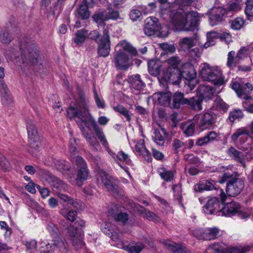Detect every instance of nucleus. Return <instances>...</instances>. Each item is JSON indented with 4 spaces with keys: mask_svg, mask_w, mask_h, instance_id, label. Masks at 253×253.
<instances>
[{
    "mask_svg": "<svg viewBox=\"0 0 253 253\" xmlns=\"http://www.w3.org/2000/svg\"><path fill=\"white\" fill-rule=\"evenodd\" d=\"M87 102L84 97H81L76 106H70L67 109V117L70 119L74 118L80 129L83 131L84 126L88 127V124H90L102 145L107 149L109 154L115 158V154L109 149V144L102 130L98 126L95 120L89 112Z\"/></svg>",
    "mask_w": 253,
    "mask_h": 253,
    "instance_id": "f257e3e1",
    "label": "nucleus"
},
{
    "mask_svg": "<svg viewBox=\"0 0 253 253\" xmlns=\"http://www.w3.org/2000/svg\"><path fill=\"white\" fill-rule=\"evenodd\" d=\"M20 49L23 64L32 66L35 72L41 74L46 72V62L35 43L24 40L20 42Z\"/></svg>",
    "mask_w": 253,
    "mask_h": 253,
    "instance_id": "f03ea898",
    "label": "nucleus"
},
{
    "mask_svg": "<svg viewBox=\"0 0 253 253\" xmlns=\"http://www.w3.org/2000/svg\"><path fill=\"white\" fill-rule=\"evenodd\" d=\"M137 54L136 49L126 40L120 42L116 46L114 57L115 67L119 70H126L131 65L132 56Z\"/></svg>",
    "mask_w": 253,
    "mask_h": 253,
    "instance_id": "7ed1b4c3",
    "label": "nucleus"
},
{
    "mask_svg": "<svg viewBox=\"0 0 253 253\" xmlns=\"http://www.w3.org/2000/svg\"><path fill=\"white\" fill-rule=\"evenodd\" d=\"M233 167L229 166L224 170L222 176L219 179V182L223 183L228 180L226 192L229 196L235 197L238 195L244 188L243 180L239 178H233L235 172L232 170Z\"/></svg>",
    "mask_w": 253,
    "mask_h": 253,
    "instance_id": "20e7f679",
    "label": "nucleus"
},
{
    "mask_svg": "<svg viewBox=\"0 0 253 253\" xmlns=\"http://www.w3.org/2000/svg\"><path fill=\"white\" fill-rule=\"evenodd\" d=\"M201 74L204 80L211 83L215 86H221L226 82L221 70L217 66H211L205 63L201 69Z\"/></svg>",
    "mask_w": 253,
    "mask_h": 253,
    "instance_id": "39448f33",
    "label": "nucleus"
},
{
    "mask_svg": "<svg viewBox=\"0 0 253 253\" xmlns=\"http://www.w3.org/2000/svg\"><path fill=\"white\" fill-rule=\"evenodd\" d=\"M96 180L98 185L104 186L113 196L116 197L121 190L118 187V180L103 170L96 174Z\"/></svg>",
    "mask_w": 253,
    "mask_h": 253,
    "instance_id": "423d86ee",
    "label": "nucleus"
},
{
    "mask_svg": "<svg viewBox=\"0 0 253 253\" xmlns=\"http://www.w3.org/2000/svg\"><path fill=\"white\" fill-rule=\"evenodd\" d=\"M28 140L31 148L37 151L41 145L42 137L39 134L35 122L31 119L26 122Z\"/></svg>",
    "mask_w": 253,
    "mask_h": 253,
    "instance_id": "0eeeda50",
    "label": "nucleus"
},
{
    "mask_svg": "<svg viewBox=\"0 0 253 253\" xmlns=\"http://www.w3.org/2000/svg\"><path fill=\"white\" fill-rule=\"evenodd\" d=\"M114 8L111 4H109L107 7V11L98 12L93 15L92 18L98 24V27H104L105 21L110 19L117 20L121 19L119 11Z\"/></svg>",
    "mask_w": 253,
    "mask_h": 253,
    "instance_id": "6e6552de",
    "label": "nucleus"
},
{
    "mask_svg": "<svg viewBox=\"0 0 253 253\" xmlns=\"http://www.w3.org/2000/svg\"><path fill=\"white\" fill-rule=\"evenodd\" d=\"M219 215L229 217L238 215L241 218L245 219L248 218L250 216V214L243 212L239 203L232 201L228 203L220 210Z\"/></svg>",
    "mask_w": 253,
    "mask_h": 253,
    "instance_id": "1a4fd4ad",
    "label": "nucleus"
},
{
    "mask_svg": "<svg viewBox=\"0 0 253 253\" xmlns=\"http://www.w3.org/2000/svg\"><path fill=\"white\" fill-rule=\"evenodd\" d=\"M67 236L69 237L72 245L76 250L81 249L84 245L83 241L82 228L70 225L67 228Z\"/></svg>",
    "mask_w": 253,
    "mask_h": 253,
    "instance_id": "9d476101",
    "label": "nucleus"
},
{
    "mask_svg": "<svg viewBox=\"0 0 253 253\" xmlns=\"http://www.w3.org/2000/svg\"><path fill=\"white\" fill-rule=\"evenodd\" d=\"M192 234L199 239L211 240L218 238L220 236V232L217 227L196 228L192 231Z\"/></svg>",
    "mask_w": 253,
    "mask_h": 253,
    "instance_id": "9b49d317",
    "label": "nucleus"
},
{
    "mask_svg": "<svg viewBox=\"0 0 253 253\" xmlns=\"http://www.w3.org/2000/svg\"><path fill=\"white\" fill-rule=\"evenodd\" d=\"M110 38L108 30L104 29L103 34L98 42V53L100 56L107 57L110 51Z\"/></svg>",
    "mask_w": 253,
    "mask_h": 253,
    "instance_id": "f8f14e48",
    "label": "nucleus"
},
{
    "mask_svg": "<svg viewBox=\"0 0 253 253\" xmlns=\"http://www.w3.org/2000/svg\"><path fill=\"white\" fill-rule=\"evenodd\" d=\"M199 117L197 125L199 129L203 131L210 128L216 121V116L213 112L210 111L204 113Z\"/></svg>",
    "mask_w": 253,
    "mask_h": 253,
    "instance_id": "ddd939ff",
    "label": "nucleus"
},
{
    "mask_svg": "<svg viewBox=\"0 0 253 253\" xmlns=\"http://www.w3.org/2000/svg\"><path fill=\"white\" fill-rule=\"evenodd\" d=\"M251 137L250 131L245 128L241 127L237 129L231 136V142L238 146L239 144H243L246 142Z\"/></svg>",
    "mask_w": 253,
    "mask_h": 253,
    "instance_id": "4468645a",
    "label": "nucleus"
},
{
    "mask_svg": "<svg viewBox=\"0 0 253 253\" xmlns=\"http://www.w3.org/2000/svg\"><path fill=\"white\" fill-rule=\"evenodd\" d=\"M227 13V10L222 7H213L209 18L210 24L212 26L217 25L225 18Z\"/></svg>",
    "mask_w": 253,
    "mask_h": 253,
    "instance_id": "2eb2a0df",
    "label": "nucleus"
},
{
    "mask_svg": "<svg viewBox=\"0 0 253 253\" xmlns=\"http://www.w3.org/2000/svg\"><path fill=\"white\" fill-rule=\"evenodd\" d=\"M101 229L105 234L111 238L113 241L119 243L121 240V234L118 233L117 228L112 223L109 222L104 223L102 225Z\"/></svg>",
    "mask_w": 253,
    "mask_h": 253,
    "instance_id": "dca6fc26",
    "label": "nucleus"
},
{
    "mask_svg": "<svg viewBox=\"0 0 253 253\" xmlns=\"http://www.w3.org/2000/svg\"><path fill=\"white\" fill-rule=\"evenodd\" d=\"M54 166L55 168L59 171L65 175L67 178L69 179L70 182L74 184L75 181L73 180L74 177V173L71 171L69 167V163L65 161L56 160L54 161Z\"/></svg>",
    "mask_w": 253,
    "mask_h": 253,
    "instance_id": "f3484780",
    "label": "nucleus"
},
{
    "mask_svg": "<svg viewBox=\"0 0 253 253\" xmlns=\"http://www.w3.org/2000/svg\"><path fill=\"white\" fill-rule=\"evenodd\" d=\"M204 211L207 214H217L219 215L220 202L218 199L213 197L209 200L203 208Z\"/></svg>",
    "mask_w": 253,
    "mask_h": 253,
    "instance_id": "a211bd4d",
    "label": "nucleus"
},
{
    "mask_svg": "<svg viewBox=\"0 0 253 253\" xmlns=\"http://www.w3.org/2000/svg\"><path fill=\"white\" fill-rule=\"evenodd\" d=\"M199 119L198 116H195L192 121L184 122L180 124V128L183 133L187 137L192 136L195 130V124Z\"/></svg>",
    "mask_w": 253,
    "mask_h": 253,
    "instance_id": "6ab92c4d",
    "label": "nucleus"
},
{
    "mask_svg": "<svg viewBox=\"0 0 253 253\" xmlns=\"http://www.w3.org/2000/svg\"><path fill=\"white\" fill-rule=\"evenodd\" d=\"M181 73L178 68L167 69L166 73V81L174 84H178L181 79Z\"/></svg>",
    "mask_w": 253,
    "mask_h": 253,
    "instance_id": "aec40b11",
    "label": "nucleus"
},
{
    "mask_svg": "<svg viewBox=\"0 0 253 253\" xmlns=\"http://www.w3.org/2000/svg\"><path fill=\"white\" fill-rule=\"evenodd\" d=\"M47 230L50 234L53 237L54 246H58L61 250L65 249V245L58 234L57 227L53 223H50L47 225Z\"/></svg>",
    "mask_w": 253,
    "mask_h": 253,
    "instance_id": "412c9836",
    "label": "nucleus"
},
{
    "mask_svg": "<svg viewBox=\"0 0 253 253\" xmlns=\"http://www.w3.org/2000/svg\"><path fill=\"white\" fill-rule=\"evenodd\" d=\"M163 244L165 247L172 253H191L186 247L177 244L171 241H164Z\"/></svg>",
    "mask_w": 253,
    "mask_h": 253,
    "instance_id": "4be33fe9",
    "label": "nucleus"
},
{
    "mask_svg": "<svg viewBox=\"0 0 253 253\" xmlns=\"http://www.w3.org/2000/svg\"><path fill=\"white\" fill-rule=\"evenodd\" d=\"M182 77L186 80H193L196 77V72L193 66L189 63L182 65L180 69Z\"/></svg>",
    "mask_w": 253,
    "mask_h": 253,
    "instance_id": "5701e85b",
    "label": "nucleus"
},
{
    "mask_svg": "<svg viewBox=\"0 0 253 253\" xmlns=\"http://www.w3.org/2000/svg\"><path fill=\"white\" fill-rule=\"evenodd\" d=\"M228 155L235 161L240 163L245 168V160L247 155H245L242 152L237 150L233 146H231L227 150Z\"/></svg>",
    "mask_w": 253,
    "mask_h": 253,
    "instance_id": "b1692460",
    "label": "nucleus"
},
{
    "mask_svg": "<svg viewBox=\"0 0 253 253\" xmlns=\"http://www.w3.org/2000/svg\"><path fill=\"white\" fill-rule=\"evenodd\" d=\"M198 96L202 98V100H209L212 99L214 95L213 88L205 84H201L197 88Z\"/></svg>",
    "mask_w": 253,
    "mask_h": 253,
    "instance_id": "393cba45",
    "label": "nucleus"
},
{
    "mask_svg": "<svg viewBox=\"0 0 253 253\" xmlns=\"http://www.w3.org/2000/svg\"><path fill=\"white\" fill-rule=\"evenodd\" d=\"M152 98L156 103L168 106L170 102L171 94L169 92H157L153 94Z\"/></svg>",
    "mask_w": 253,
    "mask_h": 253,
    "instance_id": "a878e982",
    "label": "nucleus"
},
{
    "mask_svg": "<svg viewBox=\"0 0 253 253\" xmlns=\"http://www.w3.org/2000/svg\"><path fill=\"white\" fill-rule=\"evenodd\" d=\"M134 210H138L140 211V213L142 217L147 218L149 221L158 222L160 221V217L155 213L147 211L138 205L134 204Z\"/></svg>",
    "mask_w": 253,
    "mask_h": 253,
    "instance_id": "bb28decb",
    "label": "nucleus"
},
{
    "mask_svg": "<svg viewBox=\"0 0 253 253\" xmlns=\"http://www.w3.org/2000/svg\"><path fill=\"white\" fill-rule=\"evenodd\" d=\"M129 83L131 88L137 91H140L145 86V84L138 74L130 76L129 78Z\"/></svg>",
    "mask_w": 253,
    "mask_h": 253,
    "instance_id": "cd10ccee",
    "label": "nucleus"
},
{
    "mask_svg": "<svg viewBox=\"0 0 253 253\" xmlns=\"http://www.w3.org/2000/svg\"><path fill=\"white\" fill-rule=\"evenodd\" d=\"M202 98L198 96L192 97L185 100V104L188 105L189 107L195 111H200L202 109Z\"/></svg>",
    "mask_w": 253,
    "mask_h": 253,
    "instance_id": "c85d7f7f",
    "label": "nucleus"
},
{
    "mask_svg": "<svg viewBox=\"0 0 253 253\" xmlns=\"http://www.w3.org/2000/svg\"><path fill=\"white\" fill-rule=\"evenodd\" d=\"M47 180L48 182L53 187L60 190L66 191L67 189V185L61 180L51 175H47Z\"/></svg>",
    "mask_w": 253,
    "mask_h": 253,
    "instance_id": "c756f323",
    "label": "nucleus"
},
{
    "mask_svg": "<svg viewBox=\"0 0 253 253\" xmlns=\"http://www.w3.org/2000/svg\"><path fill=\"white\" fill-rule=\"evenodd\" d=\"M148 69L149 73L154 76H156L159 75L161 72L164 71L162 69L161 63L154 60H151L148 62Z\"/></svg>",
    "mask_w": 253,
    "mask_h": 253,
    "instance_id": "7c9ffc66",
    "label": "nucleus"
},
{
    "mask_svg": "<svg viewBox=\"0 0 253 253\" xmlns=\"http://www.w3.org/2000/svg\"><path fill=\"white\" fill-rule=\"evenodd\" d=\"M217 137V134L215 131H210L204 137L198 138L196 144L199 146H204L213 141Z\"/></svg>",
    "mask_w": 253,
    "mask_h": 253,
    "instance_id": "2f4dec72",
    "label": "nucleus"
},
{
    "mask_svg": "<svg viewBox=\"0 0 253 253\" xmlns=\"http://www.w3.org/2000/svg\"><path fill=\"white\" fill-rule=\"evenodd\" d=\"M117 247L122 248L126 250H128L130 253H140L142 250L144 248V245L140 243H138L135 245L128 247L125 245L124 243L122 242V240L117 243Z\"/></svg>",
    "mask_w": 253,
    "mask_h": 253,
    "instance_id": "473e14b6",
    "label": "nucleus"
},
{
    "mask_svg": "<svg viewBox=\"0 0 253 253\" xmlns=\"http://www.w3.org/2000/svg\"><path fill=\"white\" fill-rule=\"evenodd\" d=\"M136 151L140 154L142 155L144 158L149 161L151 159V154L148 150L146 148L143 139H140L135 145Z\"/></svg>",
    "mask_w": 253,
    "mask_h": 253,
    "instance_id": "72a5a7b5",
    "label": "nucleus"
},
{
    "mask_svg": "<svg viewBox=\"0 0 253 253\" xmlns=\"http://www.w3.org/2000/svg\"><path fill=\"white\" fill-rule=\"evenodd\" d=\"M85 127H87L86 126H84V130L83 131L81 130L86 140L89 143L91 148L94 151H98L100 148L98 141L93 135H89L88 132H85Z\"/></svg>",
    "mask_w": 253,
    "mask_h": 253,
    "instance_id": "f704fd0d",
    "label": "nucleus"
},
{
    "mask_svg": "<svg viewBox=\"0 0 253 253\" xmlns=\"http://www.w3.org/2000/svg\"><path fill=\"white\" fill-rule=\"evenodd\" d=\"M57 195L61 200L72 205L76 209H78L80 208L81 202L80 201H78L77 199H74L68 195L60 192L58 193Z\"/></svg>",
    "mask_w": 253,
    "mask_h": 253,
    "instance_id": "c9c22d12",
    "label": "nucleus"
},
{
    "mask_svg": "<svg viewBox=\"0 0 253 253\" xmlns=\"http://www.w3.org/2000/svg\"><path fill=\"white\" fill-rule=\"evenodd\" d=\"M195 44L193 38H183L181 39L179 42V45L181 49L185 52L189 51L191 48L195 46Z\"/></svg>",
    "mask_w": 253,
    "mask_h": 253,
    "instance_id": "e433bc0d",
    "label": "nucleus"
},
{
    "mask_svg": "<svg viewBox=\"0 0 253 253\" xmlns=\"http://www.w3.org/2000/svg\"><path fill=\"white\" fill-rule=\"evenodd\" d=\"M88 175V170L87 166L81 167L77 172V177L76 179V182L78 186H81L82 185V182L86 180Z\"/></svg>",
    "mask_w": 253,
    "mask_h": 253,
    "instance_id": "4c0bfd02",
    "label": "nucleus"
},
{
    "mask_svg": "<svg viewBox=\"0 0 253 253\" xmlns=\"http://www.w3.org/2000/svg\"><path fill=\"white\" fill-rule=\"evenodd\" d=\"M253 248L252 245L245 246H238L227 249L226 253H247Z\"/></svg>",
    "mask_w": 253,
    "mask_h": 253,
    "instance_id": "58836bf2",
    "label": "nucleus"
},
{
    "mask_svg": "<svg viewBox=\"0 0 253 253\" xmlns=\"http://www.w3.org/2000/svg\"><path fill=\"white\" fill-rule=\"evenodd\" d=\"M244 2L241 0H237L234 2L229 3L227 4V13H233L237 12L241 10L244 6Z\"/></svg>",
    "mask_w": 253,
    "mask_h": 253,
    "instance_id": "ea45409f",
    "label": "nucleus"
},
{
    "mask_svg": "<svg viewBox=\"0 0 253 253\" xmlns=\"http://www.w3.org/2000/svg\"><path fill=\"white\" fill-rule=\"evenodd\" d=\"M88 32L85 29L78 30L76 34L74 42L78 45L82 44L85 41Z\"/></svg>",
    "mask_w": 253,
    "mask_h": 253,
    "instance_id": "a19ab883",
    "label": "nucleus"
},
{
    "mask_svg": "<svg viewBox=\"0 0 253 253\" xmlns=\"http://www.w3.org/2000/svg\"><path fill=\"white\" fill-rule=\"evenodd\" d=\"M225 248L219 244H214L210 246L205 253H226Z\"/></svg>",
    "mask_w": 253,
    "mask_h": 253,
    "instance_id": "79ce46f5",
    "label": "nucleus"
},
{
    "mask_svg": "<svg viewBox=\"0 0 253 253\" xmlns=\"http://www.w3.org/2000/svg\"><path fill=\"white\" fill-rule=\"evenodd\" d=\"M158 172L161 178L167 182L171 181L173 178V172L168 170L164 168H160Z\"/></svg>",
    "mask_w": 253,
    "mask_h": 253,
    "instance_id": "37998d69",
    "label": "nucleus"
},
{
    "mask_svg": "<svg viewBox=\"0 0 253 253\" xmlns=\"http://www.w3.org/2000/svg\"><path fill=\"white\" fill-rule=\"evenodd\" d=\"M60 213L71 221H74L76 219L77 215V213L76 211L70 210L68 211L65 208L60 210Z\"/></svg>",
    "mask_w": 253,
    "mask_h": 253,
    "instance_id": "c03bdc74",
    "label": "nucleus"
},
{
    "mask_svg": "<svg viewBox=\"0 0 253 253\" xmlns=\"http://www.w3.org/2000/svg\"><path fill=\"white\" fill-rule=\"evenodd\" d=\"M185 100H187V98H184L182 93L176 92L173 96V107L178 108L180 104H185L184 103Z\"/></svg>",
    "mask_w": 253,
    "mask_h": 253,
    "instance_id": "a18cd8bd",
    "label": "nucleus"
},
{
    "mask_svg": "<svg viewBox=\"0 0 253 253\" xmlns=\"http://www.w3.org/2000/svg\"><path fill=\"white\" fill-rule=\"evenodd\" d=\"M252 53V49L250 46H243L237 52V59L239 61L245 59Z\"/></svg>",
    "mask_w": 253,
    "mask_h": 253,
    "instance_id": "49530a36",
    "label": "nucleus"
},
{
    "mask_svg": "<svg viewBox=\"0 0 253 253\" xmlns=\"http://www.w3.org/2000/svg\"><path fill=\"white\" fill-rule=\"evenodd\" d=\"M113 109L116 112L120 113L121 115L123 116L127 121L129 122L131 117L129 114V112L126 108L122 105H117L113 107Z\"/></svg>",
    "mask_w": 253,
    "mask_h": 253,
    "instance_id": "de8ad7c7",
    "label": "nucleus"
},
{
    "mask_svg": "<svg viewBox=\"0 0 253 253\" xmlns=\"http://www.w3.org/2000/svg\"><path fill=\"white\" fill-rule=\"evenodd\" d=\"M40 247L41 253H53L55 248H57L61 250L58 246H54V243L53 244H46L45 243H42Z\"/></svg>",
    "mask_w": 253,
    "mask_h": 253,
    "instance_id": "09e8293b",
    "label": "nucleus"
},
{
    "mask_svg": "<svg viewBox=\"0 0 253 253\" xmlns=\"http://www.w3.org/2000/svg\"><path fill=\"white\" fill-rule=\"evenodd\" d=\"M231 88L236 92L239 97L243 95V92L245 90L243 88V84H240L238 82L232 80L230 84Z\"/></svg>",
    "mask_w": 253,
    "mask_h": 253,
    "instance_id": "8fccbe9b",
    "label": "nucleus"
},
{
    "mask_svg": "<svg viewBox=\"0 0 253 253\" xmlns=\"http://www.w3.org/2000/svg\"><path fill=\"white\" fill-rule=\"evenodd\" d=\"M12 40V37L9 33L5 29H0V42L7 44Z\"/></svg>",
    "mask_w": 253,
    "mask_h": 253,
    "instance_id": "3c124183",
    "label": "nucleus"
},
{
    "mask_svg": "<svg viewBox=\"0 0 253 253\" xmlns=\"http://www.w3.org/2000/svg\"><path fill=\"white\" fill-rule=\"evenodd\" d=\"M0 93L3 99L7 101H11L7 85L3 81H0Z\"/></svg>",
    "mask_w": 253,
    "mask_h": 253,
    "instance_id": "603ef678",
    "label": "nucleus"
},
{
    "mask_svg": "<svg viewBox=\"0 0 253 253\" xmlns=\"http://www.w3.org/2000/svg\"><path fill=\"white\" fill-rule=\"evenodd\" d=\"M114 220L122 224H126L128 221V215L126 212H118L114 214L113 215Z\"/></svg>",
    "mask_w": 253,
    "mask_h": 253,
    "instance_id": "864d4df0",
    "label": "nucleus"
},
{
    "mask_svg": "<svg viewBox=\"0 0 253 253\" xmlns=\"http://www.w3.org/2000/svg\"><path fill=\"white\" fill-rule=\"evenodd\" d=\"M235 52L234 51H231L228 54L227 66L229 67H232L236 66L240 61L237 59V55L235 56Z\"/></svg>",
    "mask_w": 253,
    "mask_h": 253,
    "instance_id": "5fc2aeb1",
    "label": "nucleus"
},
{
    "mask_svg": "<svg viewBox=\"0 0 253 253\" xmlns=\"http://www.w3.org/2000/svg\"><path fill=\"white\" fill-rule=\"evenodd\" d=\"M207 37L208 41L204 44L205 48L214 44L213 39L218 37V33L214 31L210 32L207 33Z\"/></svg>",
    "mask_w": 253,
    "mask_h": 253,
    "instance_id": "6e6d98bb",
    "label": "nucleus"
},
{
    "mask_svg": "<svg viewBox=\"0 0 253 253\" xmlns=\"http://www.w3.org/2000/svg\"><path fill=\"white\" fill-rule=\"evenodd\" d=\"M145 25L148 27H151L158 30L160 29V25L159 23L158 18L156 17H148L145 20Z\"/></svg>",
    "mask_w": 253,
    "mask_h": 253,
    "instance_id": "4d7b16f0",
    "label": "nucleus"
},
{
    "mask_svg": "<svg viewBox=\"0 0 253 253\" xmlns=\"http://www.w3.org/2000/svg\"><path fill=\"white\" fill-rule=\"evenodd\" d=\"M89 5L83 3L78 9V13L83 19H87L89 17V12L88 10Z\"/></svg>",
    "mask_w": 253,
    "mask_h": 253,
    "instance_id": "13d9d810",
    "label": "nucleus"
},
{
    "mask_svg": "<svg viewBox=\"0 0 253 253\" xmlns=\"http://www.w3.org/2000/svg\"><path fill=\"white\" fill-rule=\"evenodd\" d=\"M152 137L154 141L157 145L160 146L164 145L165 143V139L164 136L161 134L160 130L155 129L154 130V134Z\"/></svg>",
    "mask_w": 253,
    "mask_h": 253,
    "instance_id": "bf43d9fd",
    "label": "nucleus"
},
{
    "mask_svg": "<svg viewBox=\"0 0 253 253\" xmlns=\"http://www.w3.org/2000/svg\"><path fill=\"white\" fill-rule=\"evenodd\" d=\"M214 106L217 110L223 111H226L228 108V105L219 97L214 100Z\"/></svg>",
    "mask_w": 253,
    "mask_h": 253,
    "instance_id": "052dcab7",
    "label": "nucleus"
},
{
    "mask_svg": "<svg viewBox=\"0 0 253 253\" xmlns=\"http://www.w3.org/2000/svg\"><path fill=\"white\" fill-rule=\"evenodd\" d=\"M180 60L179 57L176 56H173L167 60L168 64L167 69L171 68L172 70L174 68H178V66L180 64Z\"/></svg>",
    "mask_w": 253,
    "mask_h": 253,
    "instance_id": "680f3d73",
    "label": "nucleus"
},
{
    "mask_svg": "<svg viewBox=\"0 0 253 253\" xmlns=\"http://www.w3.org/2000/svg\"><path fill=\"white\" fill-rule=\"evenodd\" d=\"M72 162L75 164L80 168L81 167H86V163L84 159L77 155L70 156Z\"/></svg>",
    "mask_w": 253,
    "mask_h": 253,
    "instance_id": "e2e57ef3",
    "label": "nucleus"
},
{
    "mask_svg": "<svg viewBox=\"0 0 253 253\" xmlns=\"http://www.w3.org/2000/svg\"><path fill=\"white\" fill-rule=\"evenodd\" d=\"M243 117V114L240 110H235L230 112L229 116L230 121L234 122L236 120H239Z\"/></svg>",
    "mask_w": 253,
    "mask_h": 253,
    "instance_id": "0e129e2a",
    "label": "nucleus"
},
{
    "mask_svg": "<svg viewBox=\"0 0 253 253\" xmlns=\"http://www.w3.org/2000/svg\"><path fill=\"white\" fill-rule=\"evenodd\" d=\"M77 140L75 138H70L69 140V150L70 153V156L77 155L78 151L77 150Z\"/></svg>",
    "mask_w": 253,
    "mask_h": 253,
    "instance_id": "69168bd1",
    "label": "nucleus"
},
{
    "mask_svg": "<svg viewBox=\"0 0 253 253\" xmlns=\"http://www.w3.org/2000/svg\"><path fill=\"white\" fill-rule=\"evenodd\" d=\"M245 21L241 17H237L232 21L231 27L233 29L239 30L243 26Z\"/></svg>",
    "mask_w": 253,
    "mask_h": 253,
    "instance_id": "338daca9",
    "label": "nucleus"
},
{
    "mask_svg": "<svg viewBox=\"0 0 253 253\" xmlns=\"http://www.w3.org/2000/svg\"><path fill=\"white\" fill-rule=\"evenodd\" d=\"M246 3V14L248 17H253V0H247Z\"/></svg>",
    "mask_w": 253,
    "mask_h": 253,
    "instance_id": "774afa93",
    "label": "nucleus"
}]
</instances>
